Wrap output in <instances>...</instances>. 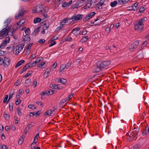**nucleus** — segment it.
Instances as JSON below:
<instances>
[{
    "instance_id": "obj_4",
    "label": "nucleus",
    "mask_w": 149,
    "mask_h": 149,
    "mask_svg": "<svg viewBox=\"0 0 149 149\" xmlns=\"http://www.w3.org/2000/svg\"><path fill=\"white\" fill-rule=\"evenodd\" d=\"M26 10L23 8H21L19 13L15 17L16 19H19L22 18L24 14L26 12Z\"/></svg>"
},
{
    "instance_id": "obj_58",
    "label": "nucleus",
    "mask_w": 149,
    "mask_h": 149,
    "mask_svg": "<svg viewBox=\"0 0 149 149\" xmlns=\"http://www.w3.org/2000/svg\"><path fill=\"white\" fill-rule=\"evenodd\" d=\"M51 89L46 91L47 95H51L52 94H51Z\"/></svg>"
},
{
    "instance_id": "obj_49",
    "label": "nucleus",
    "mask_w": 149,
    "mask_h": 149,
    "mask_svg": "<svg viewBox=\"0 0 149 149\" xmlns=\"http://www.w3.org/2000/svg\"><path fill=\"white\" fill-rule=\"evenodd\" d=\"M36 104L38 105H39V104H40V105L41 107H42L43 106V104L42 103L41 101H38L36 102Z\"/></svg>"
},
{
    "instance_id": "obj_34",
    "label": "nucleus",
    "mask_w": 149,
    "mask_h": 149,
    "mask_svg": "<svg viewBox=\"0 0 149 149\" xmlns=\"http://www.w3.org/2000/svg\"><path fill=\"white\" fill-rule=\"evenodd\" d=\"M52 110H49L47 111L45 113V114L47 115L51 116L52 113Z\"/></svg>"
},
{
    "instance_id": "obj_61",
    "label": "nucleus",
    "mask_w": 149,
    "mask_h": 149,
    "mask_svg": "<svg viewBox=\"0 0 149 149\" xmlns=\"http://www.w3.org/2000/svg\"><path fill=\"white\" fill-rule=\"evenodd\" d=\"M138 26H139V24L138 23V24H136L134 25V29L136 30H137L138 29Z\"/></svg>"
},
{
    "instance_id": "obj_26",
    "label": "nucleus",
    "mask_w": 149,
    "mask_h": 149,
    "mask_svg": "<svg viewBox=\"0 0 149 149\" xmlns=\"http://www.w3.org/2000/svg\"><path fill=\"white\" fill-rule=\"evenodd\" d=\"M138 4L136 3H135L133 5L132 7L133 10H136L138 9L139 7L138 6Z\"/></svg>"
},
{
    "instance_id": "obj_42",
    "label": "nucleus",
    "mask_w": 149,
    "mask_h": 149,
    "mask_svg": "<svg viewBox=\"0 0 149 149\" xmlns=\"http://www.w3.org/2000/svg\"><path fill=\"white\" fill-rule=\"evenodd\" d=\"M40 111H39L37 112H34V115H35L36 117H38L39 115V114H40Z\"/></svg>"
},
{
    "instance_id": "obj_56",
    "label": "nucleus",
    "mask_w": 149,
    "mask_h": 149,
    "mask_svg": "<svg viewBox=\"0 0 149 149\" xmlns=\"http://www.w3.org/2000/svg\"><path fill=\"white\" fill-rule=\"evenodd\" d=\"M38 41L40 43L43 44L45 42V40L44 39H40Z\"/></svg>"
},
{
    "instance_id": "obj_10",
    "label": "nucleus",
    "mask_w": 149,
    "mask_h": 149,
    "mask_svg": "<svg viewBox=\"0 0 149 149\" xmlns=\"http://www.w3.org/2000/svg\"><path fill=\"white\" fill-rule=\"evenodd\" d=\"M23 41L25 43H27L30 41L31 39L29 35H25L22 38Z\"/></svg>"
},
{
    "instance_id": "obj_31",
    "label": "nucleus",
    "mask_w": 149,
    "mask_h": 149,
    "mask_svg": "<svg viewBox=\"0 0 149 149\" xmlns=\"http://www.w3.org/2000/svg\"><path fill=\"white\" fill-rule=\"evenodd\" d=\"M68 99H66V98H65L64 99H63L61 100L60 102L59 103V105L61 107V106L63 104L64 102H66L68 100Z\"/></svg>"
},
{
    "instance_id": "obj_8",
    "label": "nucleus",
    "mask_w": 149,
    "mask_h": 149,
    "mask_svg": "<svg viewBox=\"0 0 149 149\" xmlns=\"http://www.w3.org/2000/svg\"><path fill=\"white\" fill-rule=\"evenodd\" d=\"M82 17L81 15H74L70 19H72V21H74L75 20H79L81 19Z\"/></svg>"
},
{
    "instance_id": "obj_13",
    "label": "nucleus",
    "mask_w": 149,
    "mask_h": 149,
    "mask_svg": "<svg viewBox=\"0 0 149 149\" xmlns=\"http://www.w3.org/2000/svg\"><path fill=\"white\" fill-rule=\"evenodd\" d=\"M19 25L20 24L18 23H17L14 25V26L12 29H13V31L12 32V34H13V32L15 31L20 28V26H19Z\"/></svg>"
},
{
    "instance_id": "obj_40",
    "label": "nucleus",
    "mask_w": 149,
    "mask_h": 149,
    "mask_svg": "<svg viewBox=\"0 0 149 149\" xmlns=\"http://www.w3.org/2000/svg\"><path fill=\"white\" fill-rule=\"evenodd\" d=\"M71 63L70 62H68L66 65H65V68L66 69H68L71 65Z\"/></svg>"
},
{
    "instance_id": "obj_12",
    "label": "nucleus",
    "mask_w": 149,
    "mask_h": 149,
    "mask_svg": "<svg viewBox=\"0 0 149 149\" xmlns=\"http://www.w3.org/2000/svg\"><path fill=\"white\" fill-rule=\"evenodd\" d=\"M93 2V0H88L87 1L86 4L83 7L84 8L86 9L89 8L90 6H91Z\"/></svg>"
},
{
    "instance_id": "obj_41",
    "label": "nucleus",
    "mask_w": 149,
    "mask_h": 149,
    "mask_svg": "<svg viewBox=\"0 0 149 149\" xmlns=\"http://www.w3.org/2000/svg\"><path fill=\"white\" fill-rule=\"evenodd\" d=\"M40 28V27L39 26L35 30L34 32H35V35H36L37 34L36 33H38L39 32Z\"/></svg>"
},
{
    "instance_id": "obj_29",
    "label": "nucleus",
    "mask_w": 149,
    "mask_h": 149,
    "mask_svg": "<svg viewBox=\"0 0 149 149\" xmlns=\"http://www.w3.org/2000/svg\"><path fill=\"white\" fill-rule=\"evenodd\" d=\"M41 20V19L40 18L37 17L34 19L33 22L34 23L36 24L40 22Z\"/></svg>"
},
{
    "instance_id": "obj_33",
    "label": "nucleus",
    "mask_w": 149,
    "mask_h": 149,
    "mask_svg": "<svg viewBox=\"0 0 149 149\" xmlns=\"http://www.w3.org/2000/svg\"><path fill=\"white\" fill-rule=\"evenodd\" d=\"M118 3V2L116 1H115L111 3L110 5L112 7H115Z\"/></svg>"
},
{
    "instance_id": "obj_46",
    "label": "nucleus",
    "mask_w": 149,
    "mask_h": 149,
    "mask_svg": "<svg viewBox=\"0 0 149 149\" xmlns=\"http://www.w3.org/2000/svg\"><path fill=\"white\" fill-rule=\"evenodd\" d=\"M33 43H30L29 45L27 46L26 47V49H27V50H30V48L31 47V46L32 45H33Z\"/></svg>"
},
{
    "instance_id": "obj_3",
    "label": "nucleus",
    "mask_w": 149,
    "mask_h": 149,
    "mask_svg": "<svg viewBox=\"0 0 149 149\" xmlns=\"http://www.w3.org/2000/svg\"><path fill=\"white\" fill-rule=\"evenodd\" d=\"M42 8L43 6L41 4L37 5L35 10L33 11V13H39L40 14L43 13L45 11Z\"/></svg>"
},
{
    "instance_id": "obj_39",
    "label": "nucleus",
    "mask_w": 149,
    "mask_h": 149,
    "mask_svg": "<svg viewBox=\"0 0 149 149\" xmlns=\"http://www.w3.org/2000/svg\"><path fill=\"white\" fill-rule=\"evenodd\" d=\"M77 2L74 4L73 6L72 7V9H74L75 8H79V6H78V4H77Z\"/></svg>"
},
{
    "instance_id": "obj_7",
    "label": "nucleus",
    "mask_w": 149,
    "mask_h": 149,
    "mask_svg": "<svg viewBox=\"0 0 149 149\" xmlns=\"http://www.w3.org/2000/svg\"><path fill=\"white\" fill-rule=\"evenodd\" d=\"M80 29L79 27L75 28L73 29L72 33L76 36H77L78 34H79L81 32Z\"/></svg>"
},
{
    "instance_id": "obj_64",
    "label": "nucleus",
    "mask_w": 149,
    "mask_h": 149,
    "mask_svg": "<svg viewBox=\"0 0 149 149\" xmlns=\"http://www.w3.org/2000/svg\"><path fill=\"white\" fill-rule=\"evenodd\" d=\"M2 149H8V147L5 145H3L2 147Z\"/></svg>"
},
{
    "instance_id": "obj_50",
    "label": "nucleus",
    "mask_w": 149,
    "mask_h": 149,
    "mask_svg": "<svg viewBox=\"0 0 149 149\" xmlns=\"http://www.w3.org/2000/svg\"><path fill=\"white\" fill-rule=\"evenodd\" d=\"M20 80L19 79L17 80L16 82L14 84V85L16 86H18L19 84Z\"/></svg>"
},
{
    "instance_id": "obj_63",
    "label": "nucleus",
    "mask_w": 149,
    "mask_h": 149,
    "mask_svg": "<svg viewBox=\"0 0 149 149\" xmlns=\"http://www.w3.org/2000/svg\"><path fill=\"white\" fill-rule=\"evenodd\" d=\"M44 27H43V29L44 30H46L47 29L48 27H49V26H47V25L46 24H45L44 25Z\"/></svg>"
},
{
    "instance_id": "obj_27",
    "label": "nucleus",
    "mask_w": 149,
    "mask_h": 149,
    "mask_svg": "<svg viewBox=\"0 0 149 149\" xmlns=\"http://www.w3.org/2000/svg\"><path fill=\"white\" fill-rule=\"evenodd\" d=\"M133 132L135 135H137L138 132H139V130L138 128H134L133 130Z\"/></svg>"
},
{
    "instance_id": "obj_37",
    "label": "nucleus",
    "mask_w": 149,
    "mask_h": 149,
    "mask_svg": "<svg viewBox=\"0 0 149 149\" xmlns=\"http://www.w3.org/2000/svg\"><path fill=\"white\" fill-rule=\"evenodd\" d=\"M25 32L26 35H29L30 33V30L29 28H27L26 30H25Z\"/></svg>"
},
{
    "instance_id": "obj_5",
    "label": "nucleus",
    "mask_w": 149,
    "mask_h": 149,
    "mask_svg": "<svg viewBox=\"0 0 149 149\" xmlns=\"http://www.w3.org/2000/svg\"><path fill=\"white\" fill-rule=\"evenodd\" d=\"M10 58H8L6 57H4V58H3L2 60V65L4 67H8L9 65L10 62Z\"/></svg>"
},
{
    "instance_id": "obj_53",
    "label": "nucleus",
    "mask_w": 149,
    "mask_h": 149,
    "mask_svg": "<svg viewBox=\"0 0 149 149\" xmlns=\"http://www.w3.org/2000/svg\"><path fill=\"white\" fill-rule=\"evenodd\" d=\"M50 69H49L48 68L46 70L44 74V76H45L46 75V74H48L50 72Z\"/></svg>"
},
{
    "instance_id": "obj_25",
    "label": "nucleus",
    "mask_w": 149,
    "mask_h": 149,
    "mask_svg": "<svg viewBox=\"0 0 149 149\" xmlns=\"http://www.w3.org/2000/svg\"><path fill=\"white\" fill-rule=\"evenodd\" d=\"M129 1V0H118V3L121 5L123 4L126 3Z\"/></svg>"
},
{
    "instance_id": "obj_24",
    "label": "nucleus",
    "mask_w": 149,
    "mask_h": 149,
    "mask_svg": "<svg viewBox=\"0 0 149 149\" xmlns=\"http://www.w3.org/2000/svg\"><path fill=\"white\" fill-rule=\"evenodd\" d=\"M135 136V135L134 134L133 132L131 133L130 136H129V138H128L129 141H131Z\"/></svg>"
},
{
    "instance_id": "obj_48",
    "label": "nucleus",
    "mask_w": 149,
    "mask_h": 149,
    "mask_svg": "<svg viewBox=\"0 0 149 149\" xmlns=\"http://www.w3.org/2000/svg\"><path fill=\"white\" fill-rule=\"evenodd\" d=\"M10 129L13 130H15L16 129V127L14 125H11L10 127Z\"/></svg>"
},
{
    "instance_id": "obj_30",
    "label": "nucleus",
    "mask_w": 149,
    "mask_h": 149,
    "mask_svg": "<svg viewBox=\"0 0 149 149\" xmlns=\"http://www.w3.org/2000/svg\"><path fill=\"white\" fill-rule=\"evenodd\" d=\"M88 39V36H85L82 38L80 41L82 42H86Z\"/></svg>"
},
{
    "instance_id": "obj_35",
    "label": "nucleus",
    "mask_w": 149,
    "mask_h": 149,
    "mask_svg": "<svg viewBox=\"0 0 149 149\" xmlns=\"http://www.w3.org/2000/svg\"><path fill=\"white\" fill-rule=\"evenodd\" d=\"M104 0H100V1L97 3V5H98V6H100V7H101V6L104 4Z\"/></svg>"
},
{
    "instance_id": "obj_15",
    "label": "nucleus",
    "mask_w": 149,
    "mask_h": 149,
    "mask_svg": "<svg viewBox=\"0 0 149 149\" xmlns=\"http://www.w3.org/2000/svg\"><path fill=\"white\" fill-rule=\"evenodd\" d=\"M72 1L71 0L68 3L65 2L62 4V6L63 8H67L72 3Z\"/></svg>"
},
{
    "instance_id": "obj_36",
    "label": "nucleus",
    "mask_w": 149,
    "mask_h": 149,
    "mask_svg": "<svg viewBox=\"0 0 149 149\" xmlns=\"http://www.w3.org/2000/svg\"><path fill=\"white\" fill-rule=\"evenodd\" d=\"M17 113L19 116H21L22 115V113L21 111V108L19 107L17 108Z\"/></svg>"
},
{
    "instance_id": "obj_9",
    "label": "nucleus",
    "mask_w": 149,
    "mask_h": 149,
    "mask_svg": "<svg viewBox=\"0 0 149 149\" xmlns=\"http://www.w3.org/2000/svg\"><path fill=\"white\" fill-rule=\"evenodd\" d=\"M95 14V12H91L90 13L88 14L84 19V21H88V20L90 18L94 16Z\"/></svg>"
},
{
    "instance_id": "obj_22",
    "label": "nucleus",
    "mask_w": 149,
    "mask_h": 149,
    "mask_svg": "<svg viewBox=\"0 0 149 149\" xmlns=\"http://www.w3.org/2000/svg\"><path fill=\"white\" fill-rule=\"evenodd\" d=\"M8 43L7 42V40H4L3 41L2 44H1L0 46V49H2L6 45L7 43Z\"/></svg>"
},
{
    "instance_id": "obj_52",
    "label": "nucleus",
    "mask_w": 149,
    "mask_h": 149,
    "mask_svg": "<svg viewBox=\"0 0 149 149\" xmlns=\"http://www.w3.org/2000/svg\"><path fill=\"white\" fill-rule=\"evenodd\" d=\"M20 99L17 100L15 102V104L16 105H19L20 104V103L21 102Z\"/></svg>"
},
{
    "instance_id": "obj_17",
    "label": "nucleus",
    "mask_w": 149,
    "mask_h": 149,
    "mask_svg": "<svg viewBox=\"0 0 149 149\" xmlns=\"http://www.w3.org/2000/svg\"><path fill=\"white\" fill-rule=\"evenodd\" d=\"M25 136L22 135L19 138L18 143L19 145H21L23 142L24 140V138L25 137Z\"/></svg>"
},
{
    "instance_id": "obj_54",
    "label": "nucleus",
    "mask_w": 149,
    "mask_h": 149,
    "mask_svg": "<svg viewBox=\"0 0 149 149\" xmlns=\"http://www.w3.org/2000/svg\"><path fill=\"white\" fill-rule=\"evenodd\" d=\"M145 10V8L143 7H141L139 9V12L140 13H143Z\"/></svg>"
},
{
    "instance_id": "obj_32",
    "label": "nucleus",
    "mask_w": 149,
    "mask_h": 149,
    "mask_svg": "<svg viewBox=\"0 0 149 149\" xmlns=\"http://www.w3.org/2000/svg\"><path fill=\"white\" fill-rule=\"evenodd\" d=\"M65 66L64 64H63L60 66V71L59 72L60 73L61 72H63L65 68Z\"/></svg>"
},
{
    "instance_id": "obj_6",
    "label": "nucleus",
    "mask_w": 149,
    "mask_h": 149,
    "mask_svg": "<svg viewBox=\"0 0 149 149\" xmlns=\"http://www.w3.org/2000/svg\"><path fill=\"white\" fill-rule=\"evenodd\" d=\"M139 44V41L138 40L132 43L129 46V49L130 50L133 51V49L137 48Z\"/></svg>"
},
{
    "instance_id": "obj_62",
    "label": "nucleus",
    "mask_w": 149,
    "mask_h": 149,
    "mask_svg": "<svg viewBox=\"0 0 149 149\" xmlns=\"http://www.w3.org/2000/svg\"><path fill=\"white\" fill-rule=\"evenodd\" d=\"M34 106V104H29L28 106V107L30 109H33V107Z\"/></svg>"
},
{
    "instance_id": "obj_16",
    "label": "nucleus",
    "mask_w": 149,
    "mask_h": 149,
    "mask_svg": "<svg viewBox=\"0 0 149 149\" xmlns=\"http://www.w3.org/2000/svg\"><path fill=\"white\" fill-rule=\"evenodd\" d=\"M70 19H63L61 22L60 25L61 26H62V27H63L64 25H65L66 23H68V20Z\"/></svg>"
},
{
    "instance_id": "obj_47",
    "label": "nucleus",
    "mask_w": 149,
    "mask_h": 149,
    "mask_svg": "<svg viewBox=\"0 0 149 149\" xmlns=\"http://www.w3.org/2000/svg\"><path fill=\"white\" fill-rule=\"evenodd\" d=\"M137 57L139 58H142L143 57V53H141L137 56Z\"/></svg>"
},
{
    "instance_id": "obj_20",
    "label": "nucleus",
    "mask_w": 149,
    "mask_h": 149,
    "mask_svg": "<svg viewBox=\"0 0 149 149\" xmlns=\"http://www.w3.org/2000/svg\"><path fill=\"white\" fill-rule=\"evenodd\" d=\"M31 62H29V63L23 67V68L22 69V73L23 72H24L26 71V70L27 69H28L29 67H30V65H29V63H30Z\"/></svg>"
},
{
    "instance_id": "obj_51",
    "label": "nucleus",
    "mask_w": 149,
    "mask_h": 149,
    "mask_svg": "<svg viewBox=\"0 0 149 149\" xmlns=\"http://www.w3.org/2000/svg\"><path fill=\"white\" fill-rule=\"evenodd\" d=\"M147 128V127H146V129H144V130H143V131L142 135L143 136L145 135H146L147 134V132H146V129Z\"/></svg>"
},
{
    "instance_id": "obj_45",
    "label": "nucleus",
    "mask_w": 149,
    "mask_h": 149,
    "mask_svg": "<svg viewBox=\"0 0 149 149\" xmlns=\"http://www.w3.org/2000/svg\"><path fill=\"white\" fill-rule=\"evenodd\" d=\"M8 95H6L5 96V97L3 100V103H6V102H7V100L8 99Z\"/></svg>"
},
{
    "instance_id": "obj_23",
    "label": "nucleus",
    "mask_w": 149,
    "mask_h": 149,
    "mask_svg": "<svg viewBox=\"0 0 149 149\" xmlns=\"http://www.w3.org/2000/svg\"><path fill=\"white\" fill-rule=\"evenodd\" d=\"M77 2V4H78V6H79V7H80L84 5V0H81V1H78Z\"/></svg>"
},
{
    "instance_id": "obj_57",
    "label": "nucleus",
    "mask_w": 149,
    "mask_h": 149,
    "mask_svg": "<svg viewBox=\"0 0 149 149\" xmlns=\"http://www.w3.org/2000/svg\"><path fill=\"white\" fill-rule=\"evenodd\" d=\"M9 109L10 110H13V104L12 103L11 104L10 103L9 104Z\"/></svg>"
},
{
    "instance_id": "obj_21",
    "label": "nucleus",
    "mask_w": 149,
    "mask_h": 149,
    "mask_svg": "<svg viewBox=\"0 0 149 149\" xmlns=\"http://www.w3.org/2000/svg\"><path fill=\"white\" fill-rule=\"evenodd\" d=\"M25 61L24 60H22L19 61L16 65L15 66V68H16L18 67L19 66L21 65Z\"/></svg>"
},
{
    "instance_id": "obj_43",
    "label": "nucleus",
    "mask_w": 149,
    "mask_h": 149,
    "mask_svg": "<svg viewBox=\"0 0 149 149\" xmlns=\"http://www.w3.org/2000/svg\"><path fill=\"white\" fill-rule=\"evenodd\" d=\"M25 22V20L24 19H21L18 23L20 25L23 24Z\"/></svg>"
},
{
    "instance_id": "obj_1",
    "label": "nucleus",
    "mask_w": 149,
    "mask_h": 149,
    "mask_svg": "<svg viewBox=\"0 0 149 149\" xmlns=\"http://www.w3.org/2000/svg\"><path fill=\"white\" fill-rule=\"evenodd\" d=\"M11 21V19L8 18L4 22V23L5 24V27L0 32V39L3 38L5 36H6L8 35V33L10 31V28L9 27L7 29H6V28L10 23Z\"/></svg>"
},
{
    "instance_id": "obj_2",
    "label": "nucleus",
    "mask_w": 149,
    "mask_h": 149,
    "mask_svg": "<svg viewBox=\"0 0 149 149\" xmlns=\"http://www.w3.org/2000/svg\"><path fill=\"white\" fill-rule=\"evenodd\" d=\"M24 46V45L22 43L19 44L16 46L13 49V53L16 55H18L20 52L22 50Z\"/></svg>"
},
{
    "instance_id": "obj_38",
    "label": "nucleus",
    "mask_w": 149,
    "mask_h": 149,
    "mask_svg": "<svg viewBox=\"0 0 149 149\" xmlns=\"http://www.w3.org/2000/svg\"><path fill=\"white\" fill-rule=\"evenodd\" d=\"M140 147V145L139 144H138L137 145H134L133 147V149H138Z\"/></svg>"
},
{
    "instance_id": "obj_60",
    "label": "nucleus",
    "mask_w": 149,
    "mask_h": 149,
    "mask_svg": "<svg viewBox=\"0 0 149 149\" xmlns=\"http://www.w3.org/2000/svg\"><path fill=\"white\" fill-rule=\"evenodd\" d=\"M36 63H35V61H34L31 63L30 65V67H32L36 65Z\"/></svg>"
},
{
    "instance_id": "obj_19",
    "label": "nucleus",
    "mask_w": 149,
    "mask_h": 149,
    "mask_svg": "<svg viewBox=\"0 0 149 149\" xmlns=\"http://www.w3.org/2000/svg\"><path fill=\"white\" fill-rule=\"evenodd\" d=\"M101 65L100 64L99 65H97V66L96 67L94 70V71L95 72H98L100 71L101 69L102 68L100 67Z\"/></svg>"
},
{
    "instance_id": "obj_14",
    "label": "nucleus",
    "mask_w": 149,
    "mask_h": 149,
    "mask_svg": "<svg viewBox=\"0 0 149 149\" xmlns=\"http://www.w3.org/2000/svg\"><path fill=\"white\" fill-rule=\"evenodd\" d=\"M138 24V29H139L140 30H142L143 27V24L142 23V19H140Z\"/></svg>"
},
{
    "instance_id": "obj_44",
    "label": "nucleus",
    "mask_w": 149,
    "mask_h": 149,
    "mask_svg": "<svg viewBox=\"0 0 149 149\" xmlns=\"http://www.w3.org/2000/svg\"><path fill=\"white\" fill-rule=\"evenodd\" d=\"M36 57V54H34L31 55L30 57L29 58V59H33L34 58H35Z\"/></svg>"
},
{
    "instance_id": "obj_18",
    "label": "nucleus",
    "mask_w": 149,
    "mask_h": 149,
    "mask_svg": "<svg viewBox=\"0 0 149 149\" xmlns=\"http://www.w3.org/2000/svg\"><path fill=\"white\" fill-rule=\"evenodd\" d=\"M31 79H28L26 80L25 82V84L24 85V86L25 87H28L31 84Z\"/></svg>"
},
{
    "instance_id": "obj_11",
    "label": "nucleus",
    "mask_w": 149,
    "mask_h": 149,
    "mask_svg": "<svg viewBox=\"0 0 149 149\" xmlns=\"http://www.w3.org/2000/svg\"><path fill=\"white\" fill-rule=\"evenodd\" d=\"M111 62L110 61H104L100 64L101 68H104L105 67L109 65L111 63Z\"/></svg>"
},
{
    "instance_id": "obj_55",
    "label": "nucleus",
    "mask_w": 149,
    "mask_h": 149,
    "mask_svg": "<svg viewBox=\"0 0 149 149\" xmlns=\"http://www.w3.org/2000/svg\"><path fill=\"white\" fill-rule=\"evenodd\" d=\"M4 117L6 120H8L9 119V116L7 114H5Z\"/></svg>"
},
{
    "instance_id": "obj_59",
    "label": "nucleus",
    "mask_w": 149,
    "mask_h": 149,
    "mask_svg": "<svg viewBox=\"0 0 149 149\" xmlns=\"http://www.w3.org/2000/svg\"><path fill=\"white\" fill-rule=\"evenodd\" d=\"M72 39V38L70 37L67 36L65 38L66 41H70Z\"/></svg>"
},
{
    "instance_id": "obj_28",
    "label": "nucleus",
    "mask_w": 149,
    "mask_h": 149,
    "mask_svg": "<svg viewBox=\"0 0 149 149\" xmlns=\"http://www.w3.org/2000/svg\"><path fill=\"white\" fill-rule=\"evenodd\" d=\"M59 80H60V82L61 84L65 85L66 84V80L64 78H61L59 79Z\"/></svg>"
}]
</instances>
